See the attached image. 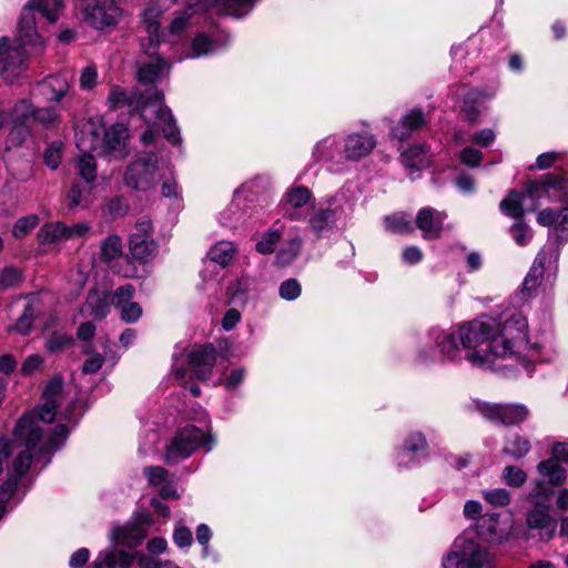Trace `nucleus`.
Instances as JSON below:
<instances>
[{"mask_svg": "<svg viewBox=\"0 0 568 568\" xmlns=\"http://www.w3.org/2000/svg\"><path fill=\"white\" fill-rule=\"evenodd\" d=\"M59 113L55 108H41L36 109L32 119L42 123L45 126L52 125L57 122Z\"/></svg>", "mask_w": 568, "mask_h": 568, "instance_id": "680f3d73", "label": "nucleus"}, {"mask_svg": "<svg viewBox=\"0 0 568 568\" xmlns=\"http://www.w3.org/2000/svg\"><path fill=\"white\" fill-rule=\"evenodd\" d=\"M550 516L548 509L535 508L527 515V525L534 529H541L549 525Z\"/></svg>", "mask_w": 568, "mask_h": 568, "instance_id": "6e6d98bb", "label": "nucleus"}, {"mask_svg": "<svg viewBox=\"0 0 568 568\" xmlns=\"http://www.w3.org/2000/svg\"><path fill=\"white\" fill-rule=\"evenodd\" d=\"M559 258V248L554 243L546 244L537 254L532 266L526 275L523 283V294L530 296L540 285L542 274L546 270H551Z\"/></svg>", "mask_w": 568, "mask_h": 568, "instance_id": "f8f14e48", "label": "nucleus"}, {"mask_svg": "<svg viewBox=\"0 0 568 568\" xmlns=\"http://www.w3.org/2000/svg\"><path fill=\"white\" fill-rule=\"evenodd\" d=\"M22 281L21 272L12 266H6L0 272V292L17 286Z\"/></svg>", "mask_w": 568, "mask_h": 568, "instance_id": "3c124183", "label": "nucleus"}, {"mask_svg": "<svg viewBox=\"0 0 568 568\" xmlns=\"http://www.w3.org/2000/svg\"><path fill=\"white\" fill-rule=\"evenodd\" d=\"M484 498L497 507L507 506L510 503V494L505 488H494L483 491Z\"/></svg>", "mask_w": 568, "mask_h": 568, "instance_id": "4d7b16f0", "label": "nucleus"}, {"mask_svg": "<svg viewBox=\"0 0 568 568\" xmlns=\"http://www.w3.org/2000/svg\"><path fill=\"white\" fill-rule=\"evenodd\" d=\"M385 229L393 233H409L413 231L412 222L404 213H395L384 217Z\"/></svg>", "mask_w": 568, "mask_h": 568, "instance_id": "c03bdc74", "label": "nucleus"}, {"mask_svg": "<svg viewBox=\"0 0 568 568\" xmlns=\"http://www.w3.org/2000/svg\"><path fill=\"white\" fill-rule=\"evenodd\" d=\"M132 556L124 550L110 547L99 552L93 561L94 568H129Z\"/></svg>", "mask_w": 568, "mask_h": 568, "instance_id": "c85d7f7f", "label": "nucleus"}, {"mask_svg": "<svg viewBox=\"0 0 568 568\" xmlns=\"http://www.w3.org/2000/svg\"><path fill=\"white\" fill-rule=\"evenodd\" d=\"M129 211L128 202L120 196L112 197L103 207V215L108 219L115 220L125 215Z\"/></svg>", "mask_w": 568, "mask_h": 568, "instance_id": "49530a36", "label": "nucleus"}, {"mask_svg": "<svg viewBox=\"0 0 568 568\" xmlns=\"http://www.w3.org/2000/svg\"><path fill=\"white\" fill-rule=\"evenodd\" d=\"M193 12L194 11L191 10V8H186L184 10H181L175 13V17L172 20L170 28H169L170 37L174 38L172 40L173 42L178 41L181 38V36L184 33V31L186 30V28L190 24V20L193 16Z\"/></svg>", "mask_w": 568, "mask_h": 568, "instance_id": "79ce46f5", "label": "nucleus"}, {"mask_svg": "<svg viewBox=\"0 0 568 568\" xmlns=\"http://www.w3.org/2000/svg\"><path fill=\"white\" fill-rule=\"evenodd\" d=\"M158 158L151 153L135 160L126 169L124 174L125 184L138 191H148L160 180Z\"/></svg>", "mask_w": 568, "mask_h": 568, "instance_id": "1a4fd4ad", "label": "nucleus"}, {"mask_svg": "<svg viewBox=\"0 0 568 568\" xmlns=\"http://www.w3.org/2000/svg\"><path fill=\"white\" fill-rule=\"evenodd\" d=\"M428 337L432 343L429 352L425 351L419 353V358L423 363H435L443 361H455L460 358V347L457 341L458 334L447 332L439 328H432L428 332Z\"/></svg>", "mask_w": 568, "mask_h": 568, "instance_id": "6e6552de", "label": "nucleus"}, {"mask_svg": "<svg viewBox=\"0 0 568 568\" xmlns=\"http://www.w3.org/2000/svg\"><path fill=\"white\" fill-rule=\"evenodd\" d=\"M465 358L476 367L499 368L503 362L521 365L532 373L535 346L528 341V321L516 312L508 317L483 316L458 327Z\"/></svg>", "mask_w": 568, "mask_h": 568, "instance_id": "f257e3e1", "label": "nucleus"}, {"mask_svg": "<svg viewBox=\"0 0 568 568\" xmlns=\"http://www.w3.org/2000/svg\"><path fill=\"white\" fill-rule=\"evenodd\" d=\"M537 222L542 226H552L558 240H568V206L545 209L538 213Z\"/></svg>", "mask_w": 568, "mask_h": 568, "instance_id": "393cba45", "label": "nucleus"}, {"mask_svg": "<svg viewBox=\"0 0 568 568\" xmlns=\"http://www.w3.org/2000/svg\"><path fill=\"white\" fill-rule=\"evenodd\" d=\"M33 318V312L30 305H27L23 313L13 326V329L22 335H27L30 332Z\"/></svg>", "mask_w": 568, "mask_h": 568, "instance_id": "338daca9", "label": "nucleus"}, {"mask_svg": "<svg viewBox=\"0 0 568 568\" xmlns=\"http://www.w3.org/2000/svg\"><path fill=\"white\" fill-rule=\"evenodd\" d=\"M44 163L48 168L55 170L61 163L62 153L61 145L53 143L44 150L43 153Z\"/></svg>", "mask_w": 568, "mask_h": 568, "instance_id": "e2e57ef3", "label": "nucleus"}, {"mask_svg": "<svg viewBox=\"0 0 568 568\" xmlns=\"http://www.w3.org/2000/svg\"><path fill=\"white\" fill-rule=\"evenodd\" d=\"M143 474L152 486H161L169 479V471L161 466H149L143 469Z\"/></svg>", "mask_w": 568, "mask_h": 568, "instance_id": "052dcab7", "label": "nucleus"}, {"mask_svg": "<svg viewBox=\"0 0 568 568\" xmlns=\"http://www.w3.org/2000/svg\"><path fill=\"white\" fill-rule=\"evenodd\" d=\"M257 0H217V11L234 17L245 16Z\"/></svg>", "mask_w": 568, "mask_h": 568, "instance_id": "ea45409f", "label": "nucleus"}, {"mask_svg": "<svg viewBox=\"0 0 568 568\" xmlns=\"http://www.w3.org/2000/svg\"><path fill=\"white\" fill-rule=\"evenodd\" d=\"M280 237L281 233L277 230H270L263 235L262 240L256 243V250L262 254L272 253Z\"/></svg>", "mask_w": 568, "mask_h": 568, "instance_id": "bf43d9fd", "label": "nucleus"}, {"mask_svg": "<svg viewBox=\"0 0 568 568\" xmlns=\"http://www.w3.org/2000/svg\"><path fill=\"white\" fill-rule=\"evenodd\" d=\"M499 515L496 513H488L481 516L477 524L476 529L478 536L486 541H494L498 538L497 535V526H498Z\"/></svg>", "mask_w": 568, "mask_h": 568, "instance_id": "e433bc0d", "label": "nucleus"}, {"mask_svg": "<svg viewBox=\"0 0 568 568\" xmlns=\"http://www.w3.org/2000/svg\"><path fill=\"white\" fill-rule=\"evenodd\" d=\"M302 247L301 237L296 236L292 239L285 247L277 253V261L281 264L291 263L300 253Z\"/></svg>", "mask_w": 568, "mask_h": 568, "instance_id": "864d4df0", "label": "nucleus"}, {"mask_svg": "<svg viewBox=\"0 0 568 568\" xmlns=\"http://www.w3.org/2000/svg\"><path fill=\"white\" fill-rule=\"evenodd\" d=\"M403 164L414 171L429 165L428 146L425 144L414 145L402 154Z\"/></svg>", "mask_w": 568, "mask_h": 568, "instance_id": "473e14b6", "label": "nucleus"}, {"mask_svg": "<svg viewBox=\"0 0 568 568\" xmlns=\"http://www.w3.org/2000/svg\"><path fill=\"white\" fill-rule=\"evenodd\" d=\"M70 89L68 73L47 77L38 83V90L47 101L59 102Z\"/></svg>", "mask_w": 568, "mask_h": 568, "instance_id": "bb28decb", "label": "nucleus"}, {"mask_svg": "<svg viewBox=\"0 0 568 568\" xmlns=\"http://www.w3.org/2000/svg\"><path fill=\"white\" fill-rule=\"evenodd\" d=\"M302 293L301 284L295 278L284 281L278 288V294L283 300L294 301Z\"/></svg>", "mask_w": 568, "mask_h": 568, "instance_id": "13d9d810", "label": "nucleus"}, {"mask_svg": "<svg viewBox=\"0 0 568 568\" xmlns=\"http://www.w3.org/2000/svg\"><path fill=\"white\" fill-rule=\"evenodd\" d=\"M62 387H63L62 377L55 376L52 379H50L43 390L44 403L39 408V412L38 413L29 412L21 416V417H24L28 415L32 416V419L36 420V425L39 427L41 435H42V428L40 427L39 424H40V422L51 423L54 419V417L57 415V408L59 405V397L62 392ZM53 435H54V432L47 439H43V437L41 436L40 443L38 445L40 446L42 443H48Z\"/></svg>", "mask_w": 568, "mask_h": 568, "instance_id": "ddd939ff", "label": "nucleus"}, {"mask_svg": "<svg viewBox=\"0 0 568 568\" xmlns=\"http://www.w3.org/2000/svg\"><path fill=\"white\" fill-rule=\"evenodd\" d=\"M63 8V0H30L26 3L18 23V43H11L8 37L0 39V75L4 81L12 82L23 72L27 47L36 50L42 45V39L36 29L34 12L38 11L53 23Z\"/></svg>", "mask_w": 568, "mask_h": 568, "instance_id": "f03ea898", "label": "nucleus"}, {"mask_svg": "<svg viewBox=\"0 0 568 568\" xmlns=\"http://www.w3.org/2000/svg\"><path fill=\"white\" fill-rule=\"evenodd\" d=\"M153 523V518L149 513H138L132 521L114 529L112 537L116 542L134 548L146 538Z\"/></svg>", "mask_w": 568, "mask_h": 568, "instance_id": "2eb2a0df", "label": "nucleus"}, {"mask_svg": "<svg viewBox=\"0 0 568 568\" xmlns=\"http://www.w3.org/2000/svg\"><path fill=\"white\" fill-rule=\"evenodd\" d=\"M88 231L89 225L85 223H77L69 226L62 222H50L40 227L37 240L39 245L48 251L65 241L80 237Z\"/></svg>", "mask_w": 568, "mask_h": 568, "instance_id": "9b49d317", "label": "nucleus"}, {"mask_svg": "<svg viewBox=\"0 0 568 568\" xmlns=\"http://www.w3.org/2000/svg\"><path fill=\"white\" fill-rule=\"evenodd\" d=\"M189 368L192 374L202 381L211 377L216 363V349L213 345H195L187 354Z\"/></svg>", "mask_w": 568, "mask_h": 568, "instance_id": "6ab92c4d", "label": "nucleus"}, {"mask_svg": "<svg viewBox=\"0 0 568 568\" xmlns=\"http://www.w3.org/2000/svg\"><path fill=\"white\" fill-rule=\"evenodd\" d=\"M121 318L126 323H134L142 316V307L136 302L123 306L119 310Z\"/></svg>", "mask_w": 568, "mask_h": 568, "instance_id": "69168bd1", "label": "nucleus"}, {"mask_svg": "<svg viewBox=\"0 0 568 568\" xmlns=\"http://www.w3.org/2000/svg\"><path fill=\"white\" fill-rule=\"evenodd\" d=\"M135 293V288L131 284H125L118 287L111 298V304L120 310L123 306L130 304L132 302L133 295Z\"/></svg>", "mask_w": 568, "mask_h": 568, "instance_id": "603ef678", "label": "nucleus"}, {"mask_svg": "<svg viewBox=\"0 0 568 568\" xmlns=\"http://www.w3.org/2000/svg\"><path fill=\"white\" fill-rule=\"evenodd\" d=\"M152 103L150 97L145 98L139 90L124 89L119 85H113L110 89L106 99V104L110 109H126L129 112L144 111Z\"/></svg>", "mask_w": 568, "mask_h": 568, "instance_id": "a211bd4d", "label": "nucleus"}, {"mask_svg": "<svg viewBox=\"0 0 568 568\" xmlns=\"http://www.w3.org/2000/svg\"><path fill=\"white\" fill-rule=\"evenodd\" d=\"M103 131L100 119H89L77 134V145L82 152L75 158V174L83 183L75 182L67 194L70 207L89 206L97 185V162L90 153L100 150V134Z\"/></svg>", "mask_w": 568, "mask_h": 568, "instance_id": "20e7f679", "label": "nucleus"}, {"mask_svg": "<svg viewBox=\"0 0 568 568\" xmlns=\"http://www.w3.org/2000/svg\"><path fill=\"white\" fill-rule=\"evenodd\" d=\"M129 245L133 257L141 262L149 261L155 254L156 245L152 237V224L149 220L142 219L136 223Z\"/></svg>", "mask_w": 568, "mask_h": 568, "instance_id": "f3484780", "label": "nucleus"}, {"mask_svg": "<svg viewBox=\"0 0 568 568\" xmlns=\"http://www.w3.org/2000/svg\"><path fill=\"white\" fill-rule=\"evenodd\" d=\"M483 160L481 151L467 146L460 152V161L467 166H478Z\"/></svg>", "mask_w": 568, "mask_h": 568, "instance_id": "774afa93", "label": "nucleus"}, {"mask_svg": "<svg viewBox=\"0 0 568 568\" xmlns=\"http://www.w3.org/2000/svg\"><path fill=\"white\" fill-rule=\"evenodd\" d=\"M344 215L341 205L329 204L327 207L320 206L314 210L308 219V229L317 239L326 236L331 232L338 220Z\"/></svg>", "mask_w": 568, "mask_h": 568, "instance_id": "412c9836", "label": "nucleus"}, {"mask_svg": "<svg viewBox=\"0 0 568 568\" xmlns=\"http://www.w3.org/2000/svg\"><path fill=\"white\" fill-rule=\"evenodd\" d=\"M82 20L98 31L114 30L124 19L120 0H78Z\"/></svg>", "mask_w": 568, "mask_h": 568, "instance_id": "39448f33", "label": "nucleus"}, {"mask_svg": "<svg viewBox=\"0 0 568 568\" xmlns=\"http://www.w3.org/2000/svg\"><path fill=\"white\" fill-rule=\"evenodd\" d=\"M494 92L484 93L478 90H471L467 93L464 100L463 111L470 123H476L484 109V102L491 98Z\"/></svg>", "mask_w": 568, "mask_h": 568, "instance_id": "c756f323", "label": "nucleus"}, {"mask_svg": "<svg viewBox=\"0 0 568 568\" xmlns=\"http://www.w3.org/2000/svg\"><path fill=\"white\" fill-rule=\"evenodd\" d=\"M163 8L158 1H150L141 13V22L148 37L142 40V47L146 54L153 57L156 54L155 48L162 41L160 33V21L163 16Z\"/></svg>", "mask_w": 568, "mask_h": 568, "instance_id": "dca6fc26", "label": "nucleus"}, {"mask_svg": "<svg viewBox=\"0 0 568 568\" xmlns=\"http://www.w3.org/2000/svg\"><path fill=\"white\" fill-rule=\"evenodd\" d=\"M445 219V212L427 206L418 211L416 225L422 231L424 239H437L440 236L443 231V223Z\"/></svg>", "mask_w": 568, "mask_h": 568, "instance_id": "b1692460", "label": "nucleus"}, {"mask_svg": "<svg viewBox=\"0 0 568 568\" xmlns=\"http://www.w3.org/2000/svg\"><path fill=\"white\" fill-rule=\"evenodd\" d=\"M311 191L305 186H296L286 193V201L293 207H302L311 199Z\"/></svg>", "mask_w": 568, "mask_h": 568, "instance_id": "5fc2aeb1", "label": "nucleus"}, {"mask_svg": "<svg viewBox=\"0 0 568 568\" xmlns=\"http://www.w3.org/2000/svg\"><path fill=\"white\" fill-rule=\"evenodd\" d=\"M93 119H100L103 131L100 134V152L101 153H119V156H125V144L129 136L128 129L121 124L115 123L105 130L101 116H94Z\"/></svg>", "mask_w": 568, "mask_h": 568, "instance_id": "4be33fe9", "label": "nucleus"}, {"mask_svg": "<svg viewBox=\"0 0 568 568\" xmlns=\"http://www.w3.org/2000/svg\"><path fill=\"white\" fill-rule=\"evenodd\" d=\"M235 253L236 247L234 243L221 241L211 247L209 256L211 261L220 264L221 266H226L233 260Z\"/></svg>", "mask_w": 568, "mask_h": 568, "instance_id": "58836bf2", "label": "nucleus"}, {"mask_svg": "<svg viewBox=\"0 0 568 568\" xmlns=\"http://www.w3.org/2000/svg\"><path fill=\"white\" fill-rule=\"evenodd\" d=\"M154 103H156V119L154 125L161 126V130L168 141L178 143L180 141L179 129L175 125L172 112L169 108L162 105L163 93L153 90Z\"/></svg>", "mask_w": 568, "mask_h": 568, "instance_id": "a878e982", "label": "nucleus"}, {"mask_svg": "<svg viewBox=\"0 0 568 568\" xmlns=\"http://www.w3.org/2000/svg\"><path fill=\"white\" fill-rule=\"evenodd\" d=\"M85 310L97 318H104L110 310L109 296L106 294H100L99 292L89 293Z\"/></svg>", "mask_w": 568, "mask_h": 568, "instance_id": "4c0bfd02", "label": "nucleus"}, {"mask_svg": "<svg viewBox=\"0 0 568 568\" xmlns=\"http://www.w3.org/2000/svg\"><path fill=\"white\" fill-rule=\"evenodd\" d=\"M175 546L180 549L190 548L193 544L192 530L185 526L183 520L176 521L172 535Z\"/></svg>", "mask_w": 568, "mask_h": 568, "instance_id": "a18cd8bd", "label": "nucleus"}, {"mask_svg": "<svg viewBox=\"0 0 568 568\" xmlns=\"http://www.w3.org/2000/svg\"><path fill=\"white\" fill-rule=\"evenodd\" d=\"M100 258L113 273L122 277H134L136 267L123 255L122 240L116 234H110L100 245Z\"/></svg>", "mask_w": 568, "mask_h": 568, "instance_id": "9d476101", "label": "nucleus"}, {"mask_svg": "<svg viewBox=\"0 0 568 568\" xmlns=\"http://www.w3.org/2000/svg\"><path fill=\"white\" fill-rule=\"evenodd\" d=\"M27 135V128L24 125L14 123L7 138V149L21 145Z\"/></svg>", "mask_w": 568, "mask_h": 568, "instance_id": "0e129e2a", "label": "nucleus"}, {"mask_svg": "<svg viewBox=\"0 0 568 568\" xmlns=\"http://www.w3.org/2000/svg\"><path fill=\"white\" fill-rule=\"evenodd\" d=\"M209 443L210 435L206 430L194 425H186L178 429L166 445L165 460L171 465L178 464Z\"/></svg>", "mask_w": 568, "mask_h": 568, "instance_id": "423d86ee", "label": "nucleus"}, {"mask_svg": "<svg viewBox=\"0 0 568 568\" xmlns=\"http://www.w3.org/2000/svg\"><path fill=\"white\" fill-rule=\"evenodd\" d=\"M537 471L551 486H561L567 479L566 469L551 457L538 463Z\"/></svg>", "mask_w": 568, "mask_h": 568, "instance_id": "7c9ffc66", "label": "nucleus"}, {"mask_svg": "<svg viewBox=\"0 0 568 568\" xmlns=\"http://www.w3.org/2000/svg\"><path fill=\"white\" fill-rule=\"evenodd\" d=\"M426 447L427 442L425 436L419 432L412 433L405 439L403 449L398 455L399 465H407L406 459L413 462V456L418 453H424L426 450Z\"/></svg>", "mask_w": 568, "mask_h": 568, "instance_id": "f704fd0d", "label": "nucleus"}, {"mask_svg": "<svg viewBox=\"0 0 568 568\" xmlns=\"http://www.w3.org/2000/svg\"><path fill=\"white\" fill-rule=\"evenodd\" d=\"M567 184L566 176L547 174L540 180L528 182L525 192L511 191L500 202L501 212L517 220L509 233L518 245L528 244L532 237L530 227L521 221L524 213L536 210L539 206V200L544 196L552 201H562L567 195Z\"/></svg>", "mask_w": 568, "mask_h": 568, "instance_id": "7ed1b4c3", "label": "nucleus"}, {"mask_svg": "<svg viewBox=\"0 0 568 568\" xmlns=\"http://www.w3.org/2000/svg\"><path fill=\"white\" fill-rule=\"evenodd\" d=\"M226 42H227L226 40L223 41V42H221L219 40H212L207 36H205L203 33H200V34H197L194 38V40L192 42V47H191L192 54H191V57L197 58V57H201V55H205V54H209V53L216 52L221 48L225 47Z\"/></svg>", "mask_w": 568, "mask_h": 568, "instance_id": "c9c22d12", "label": "nucleus"}, {"mask_svg": "<svg viewBox=\"0 0 568 568\" xmlns=\"http://www.w3.org/2000/svg\"><path fill=\"white\" fill-rule=\"evenodd\" d=\"M503 480L510 487L518 488L527 480V474L518 466H506L503 470Z\"/></svg>", "mask_w": 568, "mask_h": 568, "instance_id": "de8ad7c7", "label": "nucleus"}, {"mask_svg": "<svg viewBox=\"0 0 568 568\" xmlns=\"http://www.w3.org/2000/svg\"><path fill=\"white\" fill-rule=\"evenodd\" d=\"M476 408L486 419L504 425L519 424L529 415V409L523 404L477 403Z\"/></svg>", "mask_w": 568, "mask_h": 568, "instance_id": "4468645a", "label": "nucleus"}, {"mask_svg": "<svg viewBox=\"0 0 568 568\" xmlns=\"http://www.w3.org/2000/svg\"><path fill=\"white\" fill-rule=\"evenodd\" d=\"M552 493V489L548 487L544 480L537 479L535 481V488L530 493L529 497L536 508L548 509Z\"/></svg>", "mask_w": 568, "mask_h": 568, "instance_id": "37998d69", "label": "nucleus"}, {"mask_svg": "<svg viewBox=\"0 0 568 568\" xmlns=\"http://www.w3.org/2000/svg\"><path fill=\"white\" fill-rule=\"evenodd\" d=\"M313 159L323 162L332 172H338L345 164L344 150L334 136H326L318 141L313 149Z\"/></svg>", "mask_w": 568, "mask_h": 568, "instance_id": "aec40b11", "label": "nucleus"}, {"mask_svg": "<svg viewBox=\"0 0 568 568\" xmlns=\"http://www.w3.org/2000/svg\"><path fill=\"white\" fill-rule=\"evenodd\" d=\"M530 448L531 445L527 438L515 434L506 440L503 452L516 459H519L526 456L530 452Z\"/></svg>", "mask_w": 568, "mask_h": 568, "instance_id": "a19ab883", "label": "nucleus"}, {"mask_svg": "<svg viewBox=\"0 0 568 568\" xmlns=\"http://www.w3.org/2000/svg\"><path fill=\"white\" fill-rule=\"evenodd\" d=\"M170 64L163 58L156 57L153 61L144 63L138 73L141 83H153L169 73Z\"/></svg>", "mask_w": 568, "mask_h": 568, "instance_id": "2f4dec72", "label": "nucleus"}, {"mask_svg": "<svg viewBox=\"0 0 568 568\" xmlns=\"http://www.w3.org/2000/svg\"><path fill=\"white\" fill-rule=\"evenodd\" d=\"M376 146V140L371 133H352L344 143L345 161H358L367 156Z\"/></svg>", "mask_w": 568, "mask_h": 568, "instance_id": "5701e85b", "label": "nucleus"}, {"mask_svg": "<svg viewBox=\"0 0 568 568\" xmlns=\"http://www.w3.org/2000/svg\"><path fill=\"white\" fill-rule=\"evenodd\" d=\"M428 122L422 109H413L402 118L392 130V135L400 141L408 139L414 132L423 129Z\"/></svg>", "mask_w": 568, "mask_h": 568, "instance_id": "cd10ccee", "label": "nucleus"}, {"mask_svg": "<svg viewBox=\"0 0 568 568\" xmlns=\"http://www.w3.org/2000/svg\"><path fill=\"white\" fill-rule=\"evenodd\" d=\"M33 112V105L28 100L22 99L16 103L12 109V121L13 123L23 125L27 120L32 119Z\"/></svg>", "mask_w": 568, "mask_h": 568, "instance_id": "09e8293b", "label": "nucleus"}, {"mask_svg": "<svg viewBox=\"0 0 568 568\" xmlns=\"http://www.w3.org/2000/svg\"><path fill=\"white\" fill-rule=\"evenodd\" d=\"M253 288L254 280L242 275L227 285L226 293L233 304H244Z\"/></svg>", "mask_w": 568, "mask_h": 568, "instance_id": "72a5a7b5", "label": "nucleus"}, {"mask_svg": "<svg viewBox=\"0 0 568 568\" xmlns=\"http://www.w3.org/2000/svg\"><path fill=\"white\" fill-rule=\"evenodd\" d=\"M488 552L479 544L458 537L453 550L443 559L444 568H484Z\"/></svg>", "mask_w": 568, "mask_h": 568, "instance_id": "0eeeda50", "label": "nucleus"}, {"mask_svg": "<svg viewBox=\"0 0 568 568\" xmlns=\"http://www.w3.org/2000/svg\"><path fill=\"white\" fill-rule=\"evenodd\" d=\"M39 224V217L36 214L23 216L19 219L12 229V234L16 239H22L29 234Z\"/></svg>", "mask_w": 568, "mask_h": 568, "instance_id": "8fccbe9b", "label": "nucleus"}]
</instances>
